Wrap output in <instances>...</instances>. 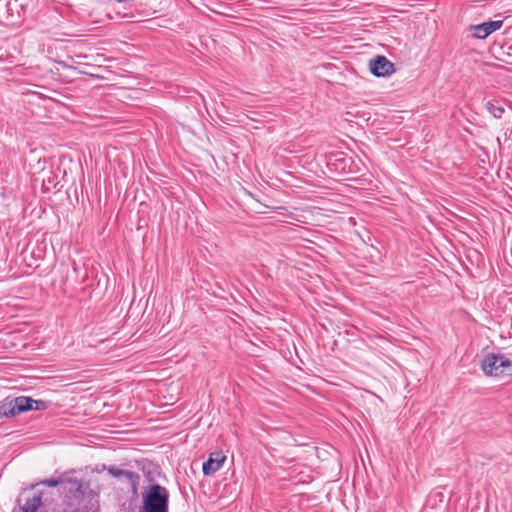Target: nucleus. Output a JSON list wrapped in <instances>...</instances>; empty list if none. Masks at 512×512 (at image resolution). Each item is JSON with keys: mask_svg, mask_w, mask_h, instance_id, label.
<instances>
[{"mask_svg": "<svg viewBox=\"0 0 512 512\" xmlns=\"http://www.w3.org/2000/svg\"><path fill=\"white\" fill-rule=\"evenodd\" d=\"M226 456L222 452H213L209 458L203 463L202 470L204 475H213L224 464Z\"/></svg>", "mask_w": 512, "mask_h": 512, "instance_id": "obj_7", "label": "nucleus"}, {"mask_svg": "<svg viewBox=\"0 0 512 512\" xmlns=\"http://www.w3.org/2000/svg\"><path fill=\"white\" fill-rule=\"evenodd\" d=\"M278 208H280V207L279 206H271V205L263 204V203H261L258 200V211H257V214L267 213L268 209L275 210V209H278Z\"/></svg>", "mask_w": 512, "mask_h": 512, "instance_id": "obj_11", "label": "nucleus"}, {"mask_svg": "<svg viewBox=\"0 0 512 512\" xmlns=\"http://www.w3.org/2000/svg\"><path fill=\"white\" fill-rule=\"evenodd\" d=\"M44 485H47L49 487H56L58 485H61V489L64 493H70V495H66V501L68 506L72 509V511H80L81 506L80 503L83 499V492H82V484L77 479H69L67 481L64 480H45L43 482Z\"/></svg>", "mask_w": 512, "mask_h": 512, "instance_id": "obj_3", "label": "nucleus"}, {"mask_svg": "<svg viewBox=\"0 0 512 512\" xmlns=\"http://www.w3.org/2000/svg\"><path fill=\"white\" fill-rule=\"evenodd\" d=\"M110 475L115 478H119L122 481H126L131 485L132 490L135 492L137 490V486L139 484L140 477L137 473H134L129 470H123L115 467H110L108 469Z\"/></svg>", "mask_w": 512, "mask_h": 512, "instance_id": "obj_8", "label": "nucleus"}, {"mask_svg": "<svg viewBox=\"0 0 512 512\" xmlns=\"http://www.w3.org/2000/svg\"><path fill=\"white\" fill-rule=\"evenodd\" d=\"M41 504V495L34 493L31 497L25 498V503L22 507L23 512H36Z\"/></svg>", "mask_w": 512, "mask_h": 512, "instance_id": "obj_9", "label": "nucleus"}, {"mask_svg": "<svg viewBox=\"0 0 512 512\" xmlns=\"http://www.w3.org/2000/svg\"><path fill=\"white\" fill-rule=\"evenodd\" d=\"M369 69L376 77H386L395 72L394 64L382 55L370 60Z\"/></svg>", "mask_w": 512, "mask_h": 512, "instance_id": "obj_5", "label": "nucleus"}, {"mask_svg": "<svg viewBox=\"0 0 512 512\" xmlns=\"http://www.w3.org/2000/svg\"><path fill=\"white\" fill-rule=\"evenodd\" d=\"M485 375L494 377L512 376V361L504 355L490 353L481 361Z\"/></svg>", "mask_w": 512, "mask_h": 512, "instance_id": "obj_4", "label": "nucleus"}, {"mask_svg": "<svg viewBox=\"0 0 512 512\" xmlns=\"http://www.w3.org/2000/svg\"><path fill=\"white\" fill-rule=\"evenodd\" d=\"M46 407L45 402L34 400L30 397L20 396L16 398L7 397L0 402V416L14 417L24 411L42 410Z\"/></svg>", "mask_w": 512, "mask_h": 512, "instance_id": "obj_2", "label": "nucleus"}, {"mask_svg": "<svg viewBox=\"0 0 512 512\" xmlns=\"http://www.w3.org/2000/svg\"><path fill=\"white\" fill-rule=\"evenodd\" d=\"M169 492L159 485H151L142 493V506L139 512H168Z\"/></svg>", "mask_w": 512, "mask_h": 512, "instance_id": "obj_1", "label": "nucleus"}, {"mask_svg": "<svg viewBox=\"0 0 512 512\" xmlns=\"http://www.w3.org/2000/svg\"><path fill=\"white\" fill-rule=\"evenodd\" d=\"M503 26V20H495L483 22L478 25H470L469 31L472 36L477 39H485L494 31L500 29Z\"/></svg>", "mask_w": 512, "mask_h": 512, "instance_id": "obj_6", "label": "nucleus"}, {"mask_svg": "<svg viewBox=\"0 0 512 512\" xmlns=\"http://www.w3.org/2000/svg\"><path fill=\"white\" fill-rule=\"evenodd\" d=\"M485 107L495 118L502 117L504 108L499 105L498 101H486Z\"/></svg>", "mask_w": 512, "mask_h": 512, "instance_id": "obj_10", "label": "nucleus"}]
</instances>
